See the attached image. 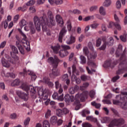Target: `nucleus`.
I'll use <instances>...</instances> for the list:
<instances>
[{
	"label": "nucleus",
	"mask_w": 127,
	"mask_h": 127,
	"mask_svg": "<svg viewBox=\"0 0 127 127\" xmlns=\"http://www.w3.org/2000/svg\"><path fill=\"white\" fill-rule=\"evenodd\" d=\"M75 42H76V38L71 35L69 39H68L66 41V43L67 44L70 45V44H73V43H75Z\"/></svg>",
	"instance_id": "6ab92c4d"
},
{
	"label": "nucleus",
	"mask_w": 127,
	"mask_h": 127,
	"mask_svg": "<svg viewBox=\"0 0 127 127\" xmlns=\"http://www.w3.org/2000/svg\"><path fill=\"white\" fill-rule=\"evenodd\" d=\"M87 121H90V122H93L94 123H97L98 120L96 118L93 117V116H88L86 117Z\"/></svg>",
	"instance_id": "a878e982"
},
{
	"label": "nucleus",
	"mask_w": 127,
	"mask_h": 127,
	"mask_svg": "<svg viewBox=\"0 0 127 127\" xmlns=\"http://www.w3.org/2000/svg\"><path fill=\"white\" fill-rule=\"evenodd\" d=\"M30 24V29L32 34H34L35 33V28H34V25H33V22H29Z\"/></svg>",
	"instance_id": "393cba45"
},
{
	"label": "nucleus",
	"mask_w": 127,
	"mask_h": 127,
	"mask_svg": "<svg viewBox=\"0 0 127 127\" xmlns=\"http://www.w3.org/2000/svg\"><path fill=\"white\" fill-rule=\"evenodd\" d=\"M122 109L123 110H127V102L126 103H122L121 102V106Z\"/></svg>",
	"instance_id": "49530a36"
},
{
	"label": "nucleus",
	"mask_w": 127,
	"mask_h": 127,
	"mask_svg": "<svg viewBox=\"0 0 127 127\" xmlns=\"http://www.w3.org/2000/svg\"><path fill=\"white\" fill-rule=\"evenodd\" d=\"M90 19H94V16H88L83 19L84 21H88Z\"/></svg>",
	"instance_id": "603ef678"
},
{
	"label": "nucleus",
	"mask_w": 127,
	"mask_h": 127,
	"mask_svg": "<svg viewBox=\"0 0 127 127\" xmlns=\"http://www.w3.org/2000/svg\"><path fill=\"white\" fill-rule=\"evenodd\" d=\"M20 26L22 28L24 25H26V21L24 19H22L21 21L19 22Z\"/></svg>",
	"instance_id": "79ce46f5"
},
{
	"label": "nucleus",
	"mask_w": 127,
	"mask_h": 127,
	"mask_svg": "<svg viewBox=\"0 0 127 127\" xmlns=\"http://www.w3.org/2000/svg\"><path fill=\"white\" fill-rule=\"evenodd\" d=\"M51 116V111L48 110L47 113L45 114V117L46 119H48Z\"/></svg>",
	"instance_id": "5fc2aeb1"
},
{
	"label": "nucleus",
	"mask_w": 127,
	"mask_h": 127,
	"mask_svg": "<svg viewBox=\"0 0 127 127\" xmlns=\"http://www.w3.org/2000/svg\"><path fill=\"white\" fill-rule=\"evenodd\" d=\"M78 90H79V86L75 85L74 87H70L68 89V92L70 95H73V94H75V92H76V91H78Z\"/></svg>",
	"instance_id": "a211bd4d"
},
{
	"label": "nucleus",
	"mask_w": 127,
	"mask_h": 127,
	"mask_svg": "<svg viewBox=\"0 0 127 127\" xmlns=\"http://www.w3.org/2000/svg\"><path fill=\"white\" fill-rule=\"evenodd\" d=\"M113 44H114V39L112 37H110L108 41L107 42V45H108V46H112Z\"/></svg>",
	"instance_id": "c756f323"
},
{
	"label": "nucleus",
	"mask_w": 127,
	"mask_h": 127,
	"mask_svg": "<svg viewBox=\"0 0 127 127\" xmlns=\"http://www.w3.org/2000/svg\"><path fill=\"white\" fill-rule=\"evenodd\" d=\"M48 62L49 64L54 66L52 73H50V77L51 78H55V77L59 76L60 75V71L57 69V66L59 64V62H60V60L58 59V57L57 56H54V58L50 57L48 59Z\"/></svg>",
	"instance_id": "7ed1b4c3"
},
{
	"label": "nucleus",
	"mask_w": 127,
	"mask_h": 127,
	"mask_svg": "<svg viewBox=\"0 0 127 127\" xmlns=\"http://www.w3.org/2000/svg\"><path fill=\"white\" fill-rule=\"evenodd\" d=\"M99 12L101 15H106V9L104 7L101 6L99 9Z\"/></svg>",
	"instance_id": "72a5a7b5"
},
{
	"label": "nucleus",
	"mask_w": 127,
	"mask_h": 127,
	"mask_svg": "<svg viewBox=\"0 0 127 127\" xmlns=\"http://www.w3.org/2000/svg\"><path fill=\"white\" fill-rule=\"evenodd\" d=\"M11 58H9L8 60L4 59V58H2L0 61L1 63L2 66L3 67H4L5 68H9L10 66H11V64H13V65H14V64H16V63L19 64L18 60L19 59V58L16 55H12V53H11Z\"/></svg>",
	"instance_id": "39448f33"
},
{
	"label": "nucleus",
	"mask_w": 127,
	"mask_h": 127,
	"mask_svg": "<svg viewBox=\"0 0 127 127\" xmlns=\"http://www.w3.org/2000/svg\"><path fill=\"white\" fill-rule=\"evenodd\" d=\"M66 32H67V30H66L65 28H63L60 32V35L59 37V42H61V43L62 42V39H63V37L65 36V35L66 34Z\"/></svg>",
	"instance_id": "dca6fc26"
},
{
	"label": "nucleus",
	"mask_w": 127,
	"mask_h": 127,
	"mask_svg": "<svg viewBox=\"0 0 127 127\" xmlns=\"http://www.w3.org/2000/svg\"><path fill=\"white\" fill-rule=\"evenodd\" d=\"M18 31L20 34H21L23 37V40L26 41V40H27V37H26V35H25V34H24V33H23V32H22L20 29H18Z\"/></svg>",
	"instance_id": "7c9ffc66"
},
{
	"label": "nucleus",
	"mask_w": 127,
	"mask_h": 127,
	"mask_svg": "<svg viewBox=\"0 0 127 127\" xmlns=\"http://www.w3.org/2000/svg\"><path fill=\"white\" fill-rule=\"evenodd\" d=\"M116 27L118 30H121L122 27L121 25L119 23H114V22H110L108 26V28H113V27Z\"/></svg>",
	"instance_id": "2eb2a0df"
},
{
	"label": "nucleus",
	"mask_w": 127,
	"mask_h": 127,
	"mask_svg": "<svg viewBox=\"0 0 127 127\" xmlns=\"http://www.w3.org/2000/svg\"><path fill=\"white\" fill-rule=\"evenodd\" d=\"M102 43V39L101 38H98L96 41V47H99L101 46Z\"/></svg>",
	"instance_id": "864d4df0"
},
{
	"label": "nucleus",
	"mask_w": 127,
	"mask_h": 127,
	"mask_svg": "<svg viewBox=\"0 0 127 127\" xmlns=\"http://www.w3.org/2000/svg\"><path fill=\"white\" fill-rule=\"evenodd\" d=\"M33 73V72L31 71V70H26L25 69H23V72L19 73L20 75H22V76H25V75H30L31 76Z\"/></svg>",
	"instance_id": "aec40b11"
},
{
	"label": "nucleus",
	"mask_w": 127,
	"mask_h": 127,
	"mask_svg": "<svg viewBox=\"0 0 127 127\" xmlns=\"http://www.w3.org/2000/svg\"><path fill=\"white\" fill-rule=\"evenodd\" d=\"M127 92H122L121 94L116 96V100H113L114 105H121L122 102L120 101H127Z\"/></svg>",
	"instance_id": "0eeeda50"
},
{
	"label": "nucleus",
	"mask_w": 127,
	"mask_h": 127,
	"mask_svg": "<svg viewBox=\"0 0 127 127\" xmlns=\"http://www.w3.org/2000/svg\"><path fill=\"white\" fill-rule=\"evenodd\" d=\"M34 22L36 26V29L38 32L41 30V25L43 31L45 32L47 31V26L52 27L56 25V22L51 11H49L47 12V15H46V14L43 13V16L40 17H37V16H35L34 17Z\"/></svg>",
	"instance_id": "f257e3e1"
},
{
	"label": "nucleus",
	"mask_w": 127,
	"mask_h": 127,
	"mask_svg": "<svg viewBox=\"0 0 127 127\" xmlns=\"http://www.w3.org/2000/svg\"><path fill=\"white\" fill-rule=\"evenodd\" d=\"M63 100H64V94H62L59 96L58 98V101H60L61 102H62Z\"/></svg>",
	"instance_id": "69168bd1"
},
{
	"label": "nucleus",
	"mask_w": 127,
	"mask_h": 127,
	"mask_svg": "<svg viewBox=\"0 0 127 127\" xmlns=\"http://www.w3.org/2000/svg\"><path fill=\"white\" fill-rule=\"evenodd\" d=\"M125 124V120L123 118L114 119L109 124V127H120Z\"/></svg>",
	"instance_id": "6e6552de"
},
{
	"label": "nucleus",
	"mask_w": 127,
	"mask_h": 127,
	"mask_svg": "<svg viewBox=\"0 0 127 127\" xmlns=\"http://www.w3.org/2000/svg\"><path fill=\"white\" fill-rule=\"evenodd\" d=\"M72 75L71 76V81L72 82H75V81L77 79V77L75 75H79V70H77V68H76V65L75 64H73L72 66Z\"/></svg>",
	"instance_id": "f8f14e48"
},
{
	"label": "nucleus",
	"mask_w": 127,
	"mask_h": 127,
	"mask_svg": "<svg viewBox=\"0 0 127 127\" xmlns=\"http://www.w3.org/2000/svg\"><path fill=\"white\" fill-rule=\"evenodd\" d=\"M95 91L91 90L90 91L89 96H90V98H91V99H93V98H94V97H95Z\"/></svg>",
	"instance_id": "13d9d810"
},
{
	"label": "nucleus",
	"mask_w": 127,
	"mask_h": 127,
	"mask_svg": "<svg viewBox=\"0 0 127 127\" xmlns=\"http://www.w3.org/2000/svg\"><path fill=\"white\" fill-rule=\"evenodd\" d=\"M21 88L23 91H25L27 93H28L29 91H30V93L32 94H35V93H36L35 88L32 85L28 86L27 83H22L21 85Z\"/></svg>",
	"instance_id": "1a4fd4ad"
},
{
	"label": "nucleus",
	"mask_w": 127,
	"mask_h": 127,
	"mask_svg": "<svg viewBox=\"0 0 127 127\" xmlns=\"http://www.w3.org/2000/svg\"><path fill=\"white\" fill-rule=\"evenodd\" d=\"M112 3V1L111 0H105V1L104 3V6H110Z\"/></svg>",
	"instance_id": "e433bc0d"
},
{
	"label": "nucleus",
	"mask_w": 127,
	"mask_h": 127,
	"mask_svg": "<svg viewBox=\"0 0 127 127\" xmlns=\"http://www.w3.org/2000/svg\"><path fill=\"white\" fill-rule=\"evenodd\" d=\"M54 2L56 4H62L63 3V0H54Z\"/></svg>",
	"instance_id": "0e129e2a"
},
{
	"label": "nucleus",
	"mask_w": 127,
	"mask_h": 127,
	"mask_svg": "<svg viewBox=\"0 0 127 127\" xmlns=\"http://www.w3.org/2000/svg\"><path fill=\"white\" fill-rule=\"evenodd\" d=\"M2 25H3L4 29H6L8 26V22H7V20H5L4 22H2Z\"/></svg>",
	"instance_id": "de8ad7c7"
},
{
	"label": "nucleus",
	"mask_w": 127,
	"mask_h": 127,
	"mask_svg": "<svg viewBox=\"0 0 127 127\" xmlns=\"http://www.w3.org/2000/svg\"><path fill=\"white\" fill-rule=\"evenodd\" d=\"M10 48L12 50V51L13 52V53L11 52L10 55H11V53H12L13 56H14V55L16 56V54H18V50H17V48H16V47L12 45L10 46Z\"/></svg>",
	"instance_id": "4be33fe9"
},
{
	"label": "nucleus",
	"mask_w": 127,
	"mask_h": 127,
	"mask_svg": "<svg viewBox=\"0 0 127 127\" xmlns=\"http://www.w3.org/2000/svg\"><path fill=\"white\" fill-rule=\"evenodd\" d=\"M19 84H20V81L18 79H15L12 83L13 86H18Z\"/></svg>",
	"instance_id": "37998d69"
},
{
	"label": "nucleus",
	"mask_w": 127,
	"mask_h": 127,
	"mask_svg": "<svg viewBox=\"0 0 127 127\" xmlns=\"http://www.w3.org/2000/svg\"><path fill=\"white\" fill-rule=\"evenodd\" d=\"M68 78V74H65L64 75H63L62 80L63 81H66V80H67Z\"/></svg>",
	"instance_id": "338daca9"
},
{
	"label": "nucleus",
	"mask_w": 127,
	"mask_h": 127,
	"mask_svg": "<svg viewBox=\"0 0 127 127\" xmlns=\"http://www.w3.org/2000/svg\"><path fill=\"white\" fill-rule=\"evenodd\" d=\"M43 127H50V123L47 120H45L43 124Z\"/></svg>",
	"instance_id": "4c0bfd02"
},
{
	"label": "nucleus",
	"mask_w": 127,
	"mask_h": 127,
	"mask_svg": "<svg viewBox=\"0 0 127 127\" xmlns=\"http://www.w3.org/2000/svg\"><path fill=\"white\" fill-rule=\"evenodd\" d=\"M5 77H7V78H9V77H10V78H13V79H14V78H15V74L13 73L7 72L5 74Z\"/></svg>",
	"instance_id": "473e14b6"
},
{
	"label": "nucleus",
	"mask_w": 127,
	"mask_h": 127,
	"mask_svg": "<svg viewBox=\"0 0 127 127\" xmlns=\"http://www.w3.org/2000/svg\"><path fill=\"white\" fill-rule=\"evenodd\" d=\"M80 59L81 60V64H85L86 63V58L83 56H80Z\"/></svg>",
	"instance_id": "8fccbe9b"
},
{
	"label": "nucleus",
	"mask_w": 127,
	"mask_h": 127,
	"mask_svg": "<svg viewBox=\"0 0 127 127\" xmlns=\"http://www.w3.org/2000/svg\"><path fill=\"white\" fill-rule=\"evenodd\" d=\"M116 7L117 8H121V7H122V3H121V0H118L116 2Z\"/></svg>",
	"instance_id": "6e6d98bb"
},
{
	"label": "nucleus",
	"mask_w": 127,
	"mask_h": 127,
	"mask_svg": "<svg viewBox=\"0 0 127 127\" xmlns=\"http://www.w3.org/2000/svg\"><path fill=\"white\" fill-rule=\"evenodd\" d=\"M126 52H127V48H125L119 60L116 61V63H119V64L118 69L116 71L117 75L113 77L112 79V81L114 83L117 82L120 79V77L119 75L124 74L125 72L127 71V58L126 56Z\"/></svg>",
	"instance_id": "f03ea898"
},
{
	"label": "nucleus",
	"mask_w": 127,
	"mask_h": 127,
	"mask_svg": "<svg viewBox=\"0 0 127 127\" xmlns=\"http://www.w3.org/2000/svg\"><path fill=\"white\" fill-rule=\"evenodd\" d=\"M17 95L20 99H21V100H23L25 102L28 101V93H25L23 92L18 91H17Z\"/></svg>",
	"instance_id": "9b49d317"
},
{
	"label": "nucleus",
	"mask_w": 127,
	"mask_h": 127,
	"mask_svg": "<svg viewBox=\"0 0 127 127\" xmlns=\"http://www.w3.org/2000/svg\"><path fill=\"white\" fill-rule=\"evenodd\" d=\"M81 80L82 81H87V80H88V79H89V76L88 75H86L85 74H83L81 76Z\"/></svg>",
	"instance_id": "58836bf2"
},
{
	"label": "nucleus",
	"mask_w": 127,
	"mask_h": 127,
	"mask_svg": "<svg viewBox=\"0 0 127 127\" xmlns=\"http://www.w3.org/2000/svg\"><path fill=\"white\" fill-rule=\"evenodd\" d=\"M82 127H91L92 125L88 123H83L82 124Z\"/></svg>",
	"instance_id": "680f3d73"
},
{
	"label": "nucleus",
	"mask_w": 127,
	"mask_h": 127,
	"mask_svg": "<svg viewBox=\"0 0 127 127\" xmlns=\"http://www.w3.org/2000/svg\"><path fill=\"white\" fill-rule=\"evenodd\" d=\"M61 47H62L63 50L60 51L59 54L60 57L63 58L69 54V53L67 50H70L71 47L67 45H62Z\"/></svg>",
	"instance_id": "9d476101"
},
{
	"label": "nucleus",
	"mask_w": 127,
	"mask_h": 127,
	"mask_svg": "<svg viewBox=\"0 0 127 127\" xmlns=\"http://www.w3.org/2000/svg\"><path fill=\"white\" fill-rule=\"evenodd\" d=\"M111 111L113 112V113H114L115 115H116V116H117V117H120V114H119V112H118V111L116 110V109L114 108H111Z\"/></svg>",
	"instance_id": "e2e57ef3"
},
{
	"label": "nucleus",
	"mask_w": 127,
	"mask_h": 127,
	"mask_svg": "<svg viewBox=\"0 0 127 127\" xmlns=\"http://www.w3.org/2000/svg\"><path fill=\"white\" fill-rule=\"evenodd\" d=\"M30 122V118L29 117L26 118V119L24 122V125L25 127H26V126L29 125V122Z\"/></svg>",
	"instance_id": "c03bdc74"
},
{
	"label": "nucleus",
	"mask_w": 127,
	"mask_h": 127,
	"mask_svg": "<svg viewBox=\"0 0 127 127\" xmlns=\"http://www.w3.org/2000/svg\"><path fill=\"white\" fill-rule=\"evenodd\" d=\"M109 122V118L108 117H104L102 119L101 121V123L103 124H105Z\"/></svg>",
	"instance_id": "4d7b16f0"
},
{
	"label": "nucleus",
	"mask_w": 127,
	"mask_h": 127,
	"mask_svg": "<svg viewBox=\"0 0 127 127\" xmlns=\"http://www.w3.org/2000/svg\"><path fill=\"white\" fill-rule=\"evenodd\" d=\"M59 96V95H58V93L57 92H55L52 96L54 100H58Z\"/></svg>",
	"instance_id": "052dcab7"
},
{
	"label": "nucleus",
	"mask_w": 127,
	"mask_h": 127,
	"mask_svg": "<svg viewBox=\"0 0 127 127\" xmlns=\"http://www.w3.org/2000/svg\"><path fill=\"white\" fill-rule=\"evenodd\" d=\"M55 85H56V89H59V94H60V95L61 94H62V93L63 92V89L61 88V84H60L59 83V82L56 81L55 82Z\"/></svg>",
	"instance_id": "5701e85b"
},
{
	"label": "nucleus",
	"mask_w": 127,
	"mask_h": 127,
	"mask_svg": "<svg viewBox=\"0 0 127 127\" xmlns=\"http://www.w3.org/2000/svg\"><path fill=\"white\" fill-rule=\"evenodd\" d=\"M56 19L59 26H61V27H63V26H64V21H63V19L62 18V17H61L60 15L59 14L57 15L56 16Z\"/></svg>",
	"instance_id": "4468645a"
},
{
	"label": "nucleus",
	"mask_w": 127,
	"mask_h": 127,
	"mask_svg": "<svg viewBox=\"0 0 127 127\" xmlns=\"http://www.w3.org/2000/svg\"><path fill=\"white\" fill-rule=\"evenodd\" d=\"M91 106L95 107L96 109H100L101 108V104L96 103V101H93L91 103Z\"/></svg>",
	"instance_id": "cd10ccee"
},
{
	"label": "nucleus",
	"mask_w": 127,
	"mask_h": 127,
	"mask_svg": "<svg viewBox=\"0 0 127 127\" xmlns=\"http://www.w3.org/2000/svg\"><path fill=\"white\" fill-rule=\"evenodd\" d=\"M50 123L52 125H55L57 123V117L53 116L51 118Z\"/></svg>",
	"instance_id": "bb28decb"
},
{
	"label": "nucleus",
	"mask_w": 127,
	"mask_h": 127,
	"mask_svg": "<svg viewBox=\"0 0 127 127\" xmlns=\"http://www.w3.org/2000/svg\"><path fill=\"white\" fill-rule=\"evenodd\" d=\"M44 93H45L44 91H43V89H40L38 91V95L39 97H41V98H42V97L43 96Z\"/></svg>",
	"instance_id": "bf43d9fd"
},
{
	"label": "nucleus",
	"mask_w": 127,
	"mask_h": 127,
	"mask_svg": "<svg viewBox=\"0 0 127 127\" xmlns=\"http://www.w3.org/2000/svg\"><path fill=\"white\" fill-rule=\"evenodd\" d=\"M16 46H17V47H18V49H19L20 53H21V54L24 55V47H23L21 45V44H20V42L16 41Z\"/></svg>",
	"instance_id": "f3484780"
},
{
	"label": "nucleus",
	"mask_w": 127,
	"mask_h": 127,
	"mask_svg": "<svg viewBox=\"0 0 127 127\" xmlns=\"http://www.w3.org/2000/svg\"><path fill=\"white\" fill-rule=\"evenodd\" d=\"M83 52L85 56H87L88 60L89 61L87 63L88 65L92 66V67H96V64L91 61V59H95L97 57V54L93 52L92 54H90L89 55V50L87 47H85L83 48Z\"/></svg>",
	"instance_id": "423d86ee"
},
{
	"label": "nucleus",
	"mask_w": 127,
	"mask_h": 127,
	"mask_svg": "<svg viewBox=\"0 0 127 127\" xmlns=\"http://www.w3.org/2000/svg\"><path fill=\"white\" fill-rule=\"evenodd\" d=\"M61 47V46H60V45H58L54 47L52 46L51 48L53 50L54 53H56V54H57V53H58V52H59V50L60 49Z\"/></svg>",
	"instance_id": "b1692460"
},
{
	"label": "nucleus",
	"mask_w": 127,
	"mask_h": 127,
	"mask_svg": "<svg viewBox=\"0 0 127 127\" xmlns=\"http://www.w3.org/2000/svg\"><path fill=\"white\" fill-rule=\"evenodd\" d=\"M123 52V46L122 45H119L118 46V48L116 52V57H119L121 54H122V52Z\"/></svg>",
	"instance_id": "412c9836"
},
{
	"label": "nucleus",
	"mask_w": 127,
	"mask_h": 127,
	"mask_svg": "<svg viewBox=\"0 0 127 127\" xmlns=\"http://www.w3.org/2000/svg\"><path fill=\"white\" fill-rule=\"evenodd\" d=\"M17 118V115H16V113H12L9 116V119L11 120H15Z\"/></svg>",
	"instance_id": "a19ab883"
},
{
	"label": "nucleus",
	"mask_w": 127,
	"mask_h": 127,
	"mask_svg": "<svg viewBox=\"0 0 127 127\" xmlns=\"http://www.w3.org/2000/svg\"><path fill=\"white\" fill-rule=\"evenodd\" d=\"M34 3H35V0H30L26 4V5H27V6H30L31 5H33Z\"/></svg>",
	"instance_id": "ea45409f"
},
{
	"label": "nucleus",
	"mask_w": 127,
	"mask_h": 127,
	"mask_svg": "<svg viewBox=\"0 0 127 127\" xmlns=\"http://www.w3.org/2000/svg\"><path fill=\"white\" fill-rule=\"evenodd\" d=\"M56 114L58 117H62L63 116V110L61 109H57L56 111Z\"/></svg>",
	"instance_id": "f704fd0d"
},
{
	"label": "nucleus",
	"mask_w": 127,
	"mask_h": 127,
	"mask_svg": "<svg viewBox=\"0 0 127 127\" xmlns=\"http://www.w3.org/2000/svg\"><path fill=\"white\" fill-rule=\"evenodd\" d=\"M107 41H104L103 44L101 46L100 48H99V50H105L106 48H107Z\"/></svg>",
	"instance_id": "c9c22d12"
},
{
	"label": "nucleus",
	"mask_w": 127,
	"mask_h": 127,
	"mask_svg": "<svg viewBox=\"0 0 127 127\" xmlns=\"http://www.w3.org/2000/svg\"><path fill=\"white\" fill-rule=\"evenodd\" d=\"M66 26L68 31H71V30H72V23H71V21L69 20L67 21Z\"/></svg>",
	"instance_id": "c85d7f7f"
},
{
	"label": "nucleus",
	"mask_w": 127,
	"mask_h": 127,
	"mask_svg": "<svg viewBox=\"0 0 127 127\" xmlns=\"http://www.w3.org/2000/svg\"><path fill=\"white\" fill-rule=\"evenodd\" d=\"M102 102L104 104H106L107 105H111V104H112V102H111V100L108 99L103 100Z\"/></svg>",
	"instance_id": "a18cd8bd"
},
{
	"label": "nucleus",
	"mask_w": 127,
	"mask_h": 127,
	"mask_svg": "<svg viewBox=\"0 0 127 127\" xmlns=\"http://www.w3.org/2000/svg\"><path fill=\"white\" fill-rule=\"evenodd\" d=\"M81 115H82V117H86V115H90V111L88 109H85L82 111Z\"/></svg>",
	"instance_id": "2f4dec72"
},
{
	"label": "nucleus",
	"mask_w": 127,
	"mask_h": 127,
	"mask_svg": "<svg viewBox=\"0 0 127 127\" xmlns=\"http://www.w3.org/2000/svg\"><path fill=\"white\" fill-rule=\"evenodd\" d=\"M86 70H87L88 74H90L91 75H92V74H93V72H96V70H95L94 69L91 68V70H90V68H89V67H88V66L86 67Z\"/></svg>",
	"instance_id": "09e8293b"
},
{
	"label": "nucleus",
	"mask_w": 127,
	"mask_h": 127,
	"mask_svg": "<svg viewBox=\"0 0 127 127\" xmlns=\"http://www.w3.org/2000/svg\"><path fill=\"white\" fill-rule=\"evenodd\" d=\"M115 65H117V63L114 62L112 64V60H109L105 62L103 64V67H104V68H109V67H110V68H113L115 67Z\"/></svg>",
	"instance_id": "ddd939ff"
},
{
	"label": "nucleus",
	"mask_w": 127,
	"mask_h": 127,
	"mask_svg": "<svg viewBox=\"0 0 127 127\" xmlns=\"http://www.w3.org/2000/svg\"><path fill=\"white\" fill-rule=\"evenodd\" d=\"M42 98L43 100H47L48 99V94L46 93H44V95L42 96Z\"/></svg>",
	"instance_id": "774afa93"
},
{
	"label": "nucleus",
	"mask_w": 127,
	"mask_h": 127,
	"mask_svg": "<svg viewBox=\"0 0 127 127\" xmlns=\"http://www.w3.org/2000/svg\"><path fill=\"white\" fill-rule=\"evenodd\" d=\"M88 95L86 92H83L80 94L78 93L77 94L75 98L73 96H70L69 94H66L64 96V99L66 103H70V102H74V100H75V104H80V102H84L86 99H87Z\"/></svg>",
	"instance_id": "20e7f679"
},
{
	"label": "nucleus",
	"mask_w": 127,
	"mask_h": 127,
	"mask_svg": "<svg viewBox=\"0 0 127 127\" xmlns=\"http://www.w3.org/2000/svg\"><path fill=\"white\" fill-rule=\"evenodd\" d=\"M99 26L98 23H93L90 25V27H91L93 29H96Z\"/></svg>",
	"instance_id": "3c124183"
}]
</instances>
